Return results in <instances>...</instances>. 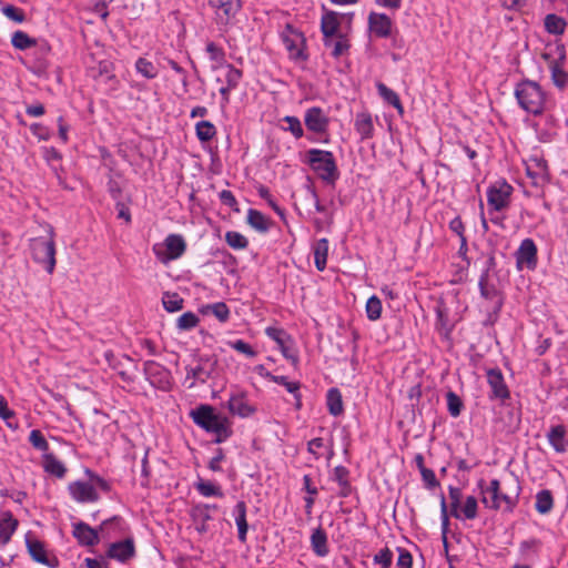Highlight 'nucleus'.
<instances>
[{"label": "nucleus", "instance_id": "1", "mask_svg": "<svg viewBox=\"0 0 568 568\" xmlns=\"http://www.w3.org/2000/svg\"><path fill=\"white\" fill-rule=\"evenodd\" d=\"M190 416L197 426L214 434L216 436L214 442L217 444L225 442L232 435L227 417L215 413L210 405H200L191 410Z\"/></svg>", "mask_w": 568, "mask_h": 568}, {"label": "nucleus", "instance_id": "2", "mask_svg": "<svg viewBox=\"0 0 568 568\" xmlns=\"http://www.w3.org/2000/svg\"><path fill=\"white\" fill-rule=\"evenodd\" d=\"M307 156L308 164L320 179L327 183H334L337 180L338 170L332 152L311 149Z\"/></svg>", "mask_w": 568, "mask_h": 568}, {"label": "nucleus", "instance_id": "3", "mask_svg": "<svg viewBox=\"0 0 568 568\" xmlns=\"http://www.w3.org/2000/svg\"><path fill=\"white\" fill-rule=\"evenodd\" d=\"M30 248L33 260L42 264L49 274H52L55 267V244L52 230H50L49 239H32Z\"/></svg>", "mask_w": 568, "mask_h": 568}, {"label": "nucleus", "instance_id": "4", "mask_svg": "<svg viewBox=\"0 0 568 568\" xmlns=\"http://www.w3.org/2000/svg\"><path fill=\"white\" fill-rule=\"evenodd\" d=\"M186 244L184 239L178 234H170L163 244H155L153 252L162 263L176 260L185 252Z\"/></svg>", "mask_w": 568, "mask_h": 568}, {"label": "nucleus", "instance_id": "5", "mask_svg": "<svg viewBox=\"0 0 568 568\" xmlns=\"http://www.w3.org/2000/svg\"><path fill=\"white\" fill-rule=\"evenodd\" d=\"M480 295L484 300L481 305L487 313H498L503 305V297L499 290L490 281L488 272L486 271L479 280Z\"/></svg>", "mask_w": 568, "mask_h": 568}, {"label": "nucleus", "instance_id": "6", "mask_svg": "<svg viewBox=\"0 0 568 568\" xmlns=\"http://www.w3.org/2000/svg\"><path fill=\"white\" fill-rule=\"evenodd\" d=\"M483 504L491 509L509 510L513 506V498L500 491V484L493 479L489 486L481 491Z\"/></svg>", "mask_w": 568, "mask_h": 568}, {"label": "nucleus", "instance_id": "7", "mask_svg": "<svg viewBox=\"0 0 568 568\" xmlns=\"http://www.w3.org/2000/svg\"><path fill=\"white\" fill-rule=\"evenodd\" d=\"M144 374L150 384L161 390L168 392L172 386V376L169 369L154 361L144 363Z\"/></svg>", "mask_w": 568, "mask_h": 568}, {"label": "nucleus", "instance_id": "8", "mask_svg": "<svg viewBox=\"0 0 568 568\" xmlns=\"http://www.w3.org/2000/svg\"><path fill=\"white\" fill-rule=\"evenodd\" d=\"M513 187L506 181H496L487 191L488 205L495 211H501L509 204Z\"/></svg>", "mask_w": 568, "mask_h": 568}, {"label": "nucleus", "instance_id": "9", "mask_svg": "<svg viewBox=\"0 0 568 568\" xmlns=\"http://www.w3.org/2000/svg\"><path fill=\"white\" fill-rule=\"evenodd\" d=\"M227 407L233 415L242 418L252 416L256 412V407L250 403L247 396L243 392H236L231 395Z\"/></svg>", "mask_w": 568, "mask_h": 568}, {"label": "nucleus", "instance_id": "10", "mask_svg": "<svg viewBox=\"0 0 568 568\" xmlns=\"http://www.w3.org/2000/svg\"><path fill=\"white\" fill-rule=\"evenodd\" d=\"M209 4L215 10L219 20L225 24L241 9V0H209Z\"/></svg>", "mask_w": 568, "mask_h": 568}, {"label": "nucleus", "instance_id": "11", "mask_svg": "<svg viewBox=\"0 0 568 568\" xmlns=\"http://www.w3.org/2000/svg\"><path fill=\"white\" fill-rule=\"evenodd\" d=\"M324 14L322 17L321 21V30L323 33V43L324 45L332 44V36L342 34L339 29V20L338 14L335 11L326 10L325 7H323Z\"/></svg>", "mask_w": 568, "mask_h": 568}, {"label": "nucleus", "instance_id": "12", "mask_svg": "<svg viewBox=\"0 0 568 568\" xmlns=\"http://www.w3.org/2000/svg\"><path fill=\"white\" fill-rule=\"evenodd\" d=\"M69 491L72 498L79 503H95L99 500V494L90 483H71L69 485Z\"/></svg>", "mask_w": 568, "mask_h": 568}, {"label": "nucleus", "instance_id": "13", "mask_svg": "<svg viewBox=\"0 0 568 568\" xmlns=\"http://www.w3.org/2000/svg\"><path fill=\"white\" fill-rule=\"evenodd\" d=\"M135 555L134 541L131 538H126L122 541L113 542L110 545L108 550V557L125 562L133 558Z\"/></svg>", "mask_w": 568, "mask_h": 568}, {"label": "nucleus", "instance_id": "14", "mask_svg": "<svg viewBox=\"0 0 568 568\" xmlns=\"http://www.w3.org/2000/svg\"><path fill=\"white\" fill-rule=\"evenodd\" d=\"M516 268L523 273H527L532 268V239H526L521 242L519 248L515 253Z\"/></svg>", "mask_w": 568, "mask_h": 568}, {"label": "nucleus", "instance_id": "15", "mask_svg": "<svg viewBox=\"0 0 568 568\" xmlns=\"http://www.w3.org/2000/svg\"><path fill=\"white\" fill-rule=\"evenodd\" d=\"M304 121L306 128L315 133L325 132L328 125V119L320 108L308 109L305 113Z\"/></svg>", "mask_w": 568, "mask_h": 568}, {"label": "nucleus", "instance_id": "16", "mask_svg": "<svg viewBox=\"0 0 568 568\" xmlns=\"http://www.w3.org/2000/svg\"><path fill=\"white\" fill-rule=\"evenodd\" d=\"M371 31L379 37L387 38L392 32V20L384 13L372 12L368 17Z\"/></svg>", "mask_w": 568, "mask_h": 568}, {"label": "nucleus", "instance_id": "17", "mask_svg": "<svg viewBox=\"0 0 568 568\" xmlns=\"http://www.w3.org/2000/svg\"><path fill=\"white\" fill-rule=\"evenodd\" d=\"M487 381L491 389V397L505 399L509 396L508 388L505 384L503 374L498 369H489L487 372Z\"/></svg>", "mask_w": 568, "mask_h": 568}, {"label": "nucleus", "instance_id": "18", "mask_svg": "<svg viewBox=\"0 0 568 568\" xmlns=\"http://www.w3.org/2000/svg\"><path fill=\"white\" fill-rule=\"evenodd\" d=\"M73 536L83 546H93L99 542L98 531L83 521L73 524Z\"/></svg>", "mask_w": 568, "mask_h": 568}, {"label": "nucleus", "instance_id": "19", "mask_svg": "<svg viewBox=\"0 0 568 568\" xmlns=\"http://www.w3.org/2000/svg\"><path fill=\"white\" fill-rule=\"evenodd\" d=\"M547 438L551 447L557 453H565L567 450L568 439L564 425L551 426L547 433Z\"/></svg>", "mask_w": 568, "mask_h": 568}, {"label": "nucleus", "instance_id": "20", "mask_svg": "<svg viewBox=\"0 0 568 568\" xmlns=\"http://www.w3.org/2000/svg\"><path fill=\"white\" fill-rule=\"evenodd\" d=\"M541 58L548 63V67L557 63H565L566 48L558 41L550 42L545 47Z\"/></svg>", "mask_w": 568, "mask_h": 568}, {"label": "nucleus", "instance_id": "21", "mask_svg": "<svg viewBox=\"0 0 568 568\" xmlns=\"http://www.w3.org/2000/svg\"><path fill=\"white\" fill-rule=\"evenodd\" d=\"M18 527V520L9 511L0 514V546L7 545Z\"/></svg>", "mask_w": 568, "mask_h": 568}, {"label": "nucleus", "instance_id": "22", "mask_svg": "<svg viewBox=\"0 0 568 568\" xmlns=\"http://www.w3.org/2000/svg\"><path fill=\"white\" fill-rule=\"evenodd\" d=\"M356 132L363 140L371 139L374 133V124L371 113L359 112L356 114L354 123Z\"/></svg>", "mask_w": 568, "mask_h": 568}, {"label": "nucleus", "instance_id": "23", "mask_svg": "<svg viewBox=\"0 0 568 568\" xmlns=\"http://www.w3.org/2000/svg\"><path fill=\"white\" fill-rule=\"evenodd\" d=\"M235 524L237 526V537L242 542L246 541L248 525L246 521V504L241 500L234 507Z\"/></svg>", "mask_w": 568, "mask_h": 568}, {"label": "nucleus", "instance_id": "24", "mask_svg": "<svg viewBox=\"0 0 568 568\" xmlns=\"http://www.w3.org/2000/svg\"><path fill=\"white\" fill-rule=\"evenodd\" d=\"M284 45L293 59H305L303 54L304 38L301 33H293L283 38Z\"/></svg>", "mask_w": 568, "mask_h": 568}, {"label": "nucleus", "instance_id": "25", "mask_svg": "<svg viewBox=\"0 0 568 568\" xmlns=\"http://www.w3.org/2000/svg\"><path fill=\"white\" fill-rule=\"evenodd\" d=\"M532 93V82L529 80L523 81L517 84L515 90V97L519 103V105L525 110H530L531 97Z\"/></svg>", "mask_w": 568, "mask_h": 568}, {"label": "nucleus", "instance_id": "26", "mask_svg": "<svg viewBox=\"0 0 568 568\" xmlns=\"http://www.w3.org/2000/svg\"><path fill=\"white\" fill-rule=\"evenodd\" d=\"M349 471L344 466H336L333 470V480L339 486L338 495L341 497H347L351 494V484L348 480Z\"/></svg>", "mask_w": 568, "mask_h": 568}, {"label": "nucleus", "instance_id": "27", "mask_svg": "<svg viewBox=\"0 0 568 568\" xmlns=\"http://www.w3.org/2000/svg\"><path fill=\"white\" fill-rule=\"evenodd\" d=\"M535 509L541 514H549L554 508V496L549 489H541L535 495Z\"/></svg>", "mask_w": 568, "mask_h": 568}, {"label": "nucleus", "instance_id": "28", "mask_svg": "<svg viewBox=\"0 0 568 568\" xmlns=\"http://www.w3.org/2000/svg\"><path fill=\"white\" fill-rule=\"evenodd\" d=\"M311 546L313 551L320 557H325L328 554L327 535L322 528H317L312 532Z\"/></svg>", "mask_w": 568, "mask_h": 568}, {"label": "nucleus", "instance_id": "29", "mask_svg": "<svg viewBox=\"0 0 568 568\" xmlns=\"http://www.w3.org/2000/svg\"><path fill=\"white\" fill-rule=\"evenodd\" d=\"M26 544L28 551L33 560L41 564H48L47 551L44 545L40 540L31 538L29 535H27Z\"/></svg>", "mask_w": 568, "mask_h": 568}, {"label": "nucleus", "instance_id": "30", "mask_svg": "<svg viewBox=\"0 0 568 568\" xmlns=\"http://www.w3.org/2000/svg\"><path fill=\"white\" fill-rule=\"evenodd\" d=\"M313 252L316 268L324 271L327 263L328 241L326 239L318 240L313 246Z\"/></svg>", "mask_w": 568, "mask_h": 568}, {"label": "nucleus", "instance_id": "31", "mask_svg": "<svg viewBox=\"0 0 568 568\" xmlns=\"http://www.w3.org/2000/svg\"><path fill=\"white\" fill-rule=\"evenodd\" d=\"M247 223L258 232H266L271 226V220L257 210L250 209L247 212Z\"/></svg>", "mask_w": 568, "mask_h": 568}, {"label": "nucleus", "instance_id": "32", "mask_svg": "<svg viewBox=\"0 0 568 568\" xmlns=\"http://www.w3.org/2000/svg\"><path fill=\"white\" fill-rule=\"evenodd\" d=\"M44 470L58 478L64 477L67 468L62 462H60L54 455L45 454L43 456Z\"/></svg>", "mask_w": 568, "mask_h": 568}, {"label": "nucleus", "instance_id": "33", "mask_svg": "<svg viewBox=\"0 0 568 568\" xmlns=\"http://www.w3.org/2000/svg\"><path fill=\"white\" fill-rule=\"evenodd\" d=\"M192 516L196 521V530L200 534H204L207 531V521L212 519L209 513V505H199L194 507Z\"/></svg>", "mask_w": 568, "mask_h": 568}, {"label": "nucleus", "instance_id": "34", "mask_svg": "<svg viewBox=\"0 0 568 568\" xmlns=\"http://www.w3.org/2000/svg\"><path fill=\"white\" fill-rule=\"evenodd\" d=\"M544 24L547 32L555 36H559L565 32L567 22L565 21L564 18L555 13H549L546 16Z\"/></svg>", "mask_w": 568, "mask_h": 568}, {"label": "nucleus", "instance_id": "35", "mask_svg": "<svg viewBox=\"0 0 568 568\" xmlns=\"http://www.w3.org/2000/svg\"><path fill=\"white\" fill-rule=\"evenodd\" d=\"M325 47L332 49L331 54L334 58H339L348 52L351 44L345 34H337L332 36V44Z\"/></svg>", "mask_w": 568, "mask_h": 568}, {"label": "nucleus", "instance_id": "36", "mask_svg": "<svg viewBox=\"0 0 568 568\" xmlns=\"http://www.w3.org/2000/svg\"><path fill=\"white\" fill-rule=\"evenodd\" d=\"M326 400L329 414L333 416H339L343 413L344 407L342 394L337 388H331L327 392Z\"/></svg>", "mask_w": 568, "mask_h": 568}, {"label": "nucleus", "instance_id": "37", "mask_svg": "<svg viewBox=\"0 0 568 568\" xmlns=\"http://www.w3.org/2000/svg\"><path fill=\"white\" fill-rule=\"evenodd\" d=\"M377 91L379 95L386 101L388 104L393 105L398 110L399 113L404 112L403 105L400 103L398 94L386 87L384 83L379 82L377 83Z\"/></svg>", "mask_w": 568, "mask_h": 568}, {"label": "nucleus", "instance_id": "38", "mask_svg": "<svg viewBox=\"0 0 568 568\" xmlns=\"http://www.w3.org/2000/svg\"><path fill=\"white\" fill-rule=\"evenodd\" d=\"M195 133L201 142H209L215 136L216 129L212 122L203 120L195 124Z\"/></svg>", "mask_w": 568, "mask_h": 568}, {"label": "nucleus", "instance_id": "39", "mask_svg": "<svg viewBox=\"0 0 568 568\" xmlns=\"http://www.w3.org/2000/svg\"><path fill=\"white\" fill-rule=\"evenodd\" d=\"M183 302V298L178 293L165 292L162 296L163 307L170 313L181 311Z\"/></svg>", "mask_w": 568, "mask_h": 568}, {"label": "nucleus", "instance_id": "40", "mask_svg": "<svg viewBox=\"0 0 568 568\" xmlns=\"http://www.w3.org/2000/svg\"><path fill=\"white\" fill-rule=\"evenodd\" d=\"M11 43L18 50H27L34 47L37 44V40L29 37L26 32L19 30L13 32L11 37Z\"/></svg>", "mask_w": 568, "mask_h": 568}, {"label": "nucleus", "instance_id": "41", "mask_svg": "<svg viewBox=\"0 0 568 568\" xmlns=\"http://www.w3.org/2000/svg\"><path fill=\"white\" fill-rule=\"evenodd\" d=\"M135 70L145 79H154L158 75L156 67L145 58H139L136 60Z\"/></svg>", "mask_w": 568, "mask_h": 568}, {"label": "nucleus", "instance_id": "42", "mask_svg": "<svg viewBox=\"0 0 568 568\" xmlns=\"http://www.w3.org/2000/svg\"><path fill=\"white\" fill-rule=\"evenodd\" d=\"M202 312L203 313L211 312L221 322H226L230 317V310H229L227 305L223 302L209 304L203 307Z\"/></svg>", "mask_w": 568, "mask_h": 568}, {"label": "nucleus", "instance_id": "43", "mask_svg": "<svg viewBox=\"0 0 568 568\" xmlns=\"http://www.w3.org/2000/svg\"><path fill=\"white\" fill-rule=\"evenodd\" d=\"M548 68L555 85L560 89L565 88L568 81V73L564 70V63H557Z\"/></svg>", "mask_w": 568, "mask_h": 568}, {"label": "nucleus", "instance_id": "44", "mask_svg": "<svg viewBox=\"0 0 568 568\" xmlns=\"http://www.w3.org/2000/svg\"><path fill=\"white\" fill-rule=\"evenodd\" d=\"M225 241L234 250H244L248 245L247 239L239 232L229 231L225 233Z\"/></svg>", "mask_w": 568, "mask_h": 568}, {"label": "nucleus", "instance_id": "45", "mask_svg": "<svg viewBox=\"0 0 568 568\" xmlns=\"http://www.w3.org/2000/svg\"><path fill=\"white\" fill-rule=\"evenodd\" d=\"M195 488L204 497H223L221 488L211 481L200 480L195 484Z\"/></svg>", "mask_w": 568, "mask_h": 568}, {"label": "nucleus", "instance_id": "46", "mask_svg": "<svg viewBox=\"0 0 568 568\" xmlns=\"http://www.w3.org/2000/svg\"><path fill=\"white\" fill-rule=\"evenodd\" d=\"M449 499H450V515L457 519L460 518L459 506L463 497L462 489L458 487L449 486Z\"/></svg>", "mask_w": 568, "mask_h": 568}, {"label": "nucleus", "instance_id": "47", "mask_svg": "<svg viewBox=\"0 0 568 568\" xmlns=\"http://www.w3.org/2000/svg\"><path fill=\"white\" fill-rule=\"evenodd\" d=\"M460 517L465 519H475L477 517V499L474 496H468L463 506H459Z\"/></svg>", "mask_w": 568, "mask_h": 568}, {"label": "nucleus", "instance_id": "48", "mask_svg": "<svg viewBox=\"0 0 568 568\" xmlns=\"http://www.w3.org/2000/svg\"><path fill=\"white\" fill-rule=\"evenodd\" d=\"M199 322H200V320L194 313L186 312V313H183L176 320V327L180 331H189V329L194 328L199 324Z\"/></svg>", "mask_w": 568, "mask_h": 568}, {"label": "nucleus", "instance_id": "49", "mask_svg": "<svg viewBox=\"0 0 568 568\" xmlns=\"http://www.w3.org/2000/svg\"><path fill=\"white\" fill-rule=\"evenodd\" d=\"M366 314L371 321H377L381 317L382 302L377 296L373 295L367 300Z\"/></svg>", "mask_w": 568, "mask_h": 568}, {"label": "nucleus", "instance_id": "50", "mask_svg": "<svg viewBox=\"0 0 568 568\" xmlns=\"http://www.w3.org/2000/svg\"><path fill=\"white\" fill-rule=\"evenodd\" d=\"M206 52L210 59L215 62V67H222L225 63L224 50L214 42H207Z\"/></svg>", "mask_w": 568, "mask_h": 568}, {"label": "nucleus", "instance_id": "51", "mask_svg": "<svg viewBox=\"0 0 568 568\" xmlns=\"http://www.w3.org/2000/svg\"><path fill=\"white\" fill-rule=\"evenodd\" d=\"M446 399H447V408H448L449 414L453 417H458L460 415L463 406H464L460 397L457 394H455L454 392H448L446 394Z\"/></svg>", "mask_w": 568, "mask_h": 568}, {"label": "nucleus", "instance_id": "52", "mask_svg": "<svg viewBox=\"0 0 568 568\" xmlns=\"http://www.w3.org/2000/svg\"><path fill=\"white\" fill-rule=\"evenodd\" d=\"M1 11L8 19L14 22L22 23L26 20L24 12L12 4H7L2 7Z\"/></svg>", "mask_w": 568, "mask_h": 568}, {"label": "nucleus", "instance_id": "53", "mask_svg": "<svg viewBox=\"0 0 568 568\" xmlns=\"http://www.w3.org/2000/svg\"><path fill=\"white\" fill-rule=\"evenodd\" d=\"M29 440L31 445L42 452L48 450L49 444L39 429H33L30 433Z\"/></svg>", "mask_w": 568, "mask_h": 568}, {"label": "nucleus", "instance_id": "54", "mask_svg": "<svg viewBox=\"0 0 568 568\" xmlns=\"http://www.w3.org/2000/svg\"><path fill=\"white\" fill-rule=\"evenodd\" d=\"M226 74H225V80H226V85H230L231 88H236L241 78H242V71L234 68L232 64H226Z\"/></svg>", "mask_w": 568, "mask_h": 568}, {"label": "nucleus", "instance_id": "55", "mask_svg": "<svg viewBox=\"0 0 568 568\" xmlns=\"http://www.w3.org/2000/svg\"><path fill=\"white\" fill-rule=\"evenodd\" d=\"M393 560V552L388 548L381 549L374 556V562L382 566V568H389Z\"/></svg>", "mask_w": 568, "mask_h": 568}, {"label": "nucleus", "instance_id": "56", "mask_svg": "<svg viewBox=\"0 0 568 568\" xmlns=\"http://www.w3.org/2000/svg\"><path fill=\"white\" fill-rule=\"evenodd\" d=\"M272 381H274L275 383L280 384V385H283L287 392L292 393L295 395V397L297 399H300V396L297 394L298 389H300V384L298 383H295V382H290L287 379V377L285 376H276V375H273L272 377Z\"/></svg>", "mask_w": 568, "mask_h": 568}, {"label": "nucleus", "instance_id": "57", "mask_svg": "<svg viewBox=\"0 0 568 568\" xmlns=\"http://www.w3.org/2000/svg\"><path fill=\"white\" fill-rule=\"evenodd\" d=\"M265 332L270 338L277 343L278 347L285 344L286 342H290V337L283 329L276 327H267Z\"/></svg>", "mask_w": 568, "mask_h": 568}, {"label": "nucleus", "instance_id": "58", "mask_svg": "<svg viewBox=\"0 0 568 568\" xmlns=\"http://www.w3.org/2000/svg\"><path fill=\"white\" fill-rule=\"evenodd\" d=\"M229 345L233 349L244 354L247 357H255L256 356V352L252 348V346L250 344H247L243 339H237V341H234V342H230Z\"/></svg>", "mask_w": 568, "mask_h": 568}, {"label": "nucleus", "instance_id": "59", "mask_svg": "<svg viewBox=\"0 0 568 568\" xmlns=\"http://www.w3.org/2000/svg\"><path fill=\"white\" fill-rule=\"evenodd\" d=\"M284 121L288 124V130L292 134L300 139L303 136V128L301 121L295 116H285Z\"/></svg>", "mask_w": 568, "mask_h": 568}, {"label": "nucleus", "instance_id": "60", "mask_svg": "<svg viewBox=\"0 0 568 568\" xmlns=\"http://www.w3.org/2000/svg\"><path fill=\"white\" fill-rule=\"evenodd\" d=\"M423 480L428 489H434L439 486V481L437 480L435 473L429 468H423L422 471Z\"/></svg>", "mask_w": 568, "mask_h": 568}, {"label": "nucleus", "instance_id": "61", "mask_svg": "<svg viewBox=\"0 0 568 568\" xmlns=\"http://www.w3.org/2000/svg\"><path fill=\"white\" fill-rule=\"evenodd\" d=\"M440 518H442V531H443V535L445 536L448 530V526H449V516H448L447 504H446L444 495H442V497H440Z\"/></svg>", "mask_w": 568, "mask_h": 568}, {"label": "nucleus", "instance_id": "62", "mask_svg": "<svg viewBox=\"0 0 568 568\" xmlns=\"http://www.w3.org/2000/svg\"><path fill=\"white\" fill-rule=\"evenodd\" d=\"M397 568H412L413 558L409 551L398 548Z\"/></svg>", "mask_w": 568, "mask_h": 568}, {"label": "nucleus", "instance_id": "63", "mask_svg": "<svg viewBox=\"0 0 568 568\" xmlns=\"http://www.w3.org/2000/svg\"><path fill=\"white\" fill-rule=\"evenodd\" d=\"M546 171H547L546 162L544 160H538L535 156V172H534L535 180H537V178H539L541 181H546L547 180ZM535 184H537V181H535Z\"/></svg>", "mask_w": 568, "mask_h": 568}, {"label": "nucleus", "instance_id": "64", "mask_svg": "<svg viewBox=\"0 0 568 568\" xmlns=\"http://www.w3.org/2000/svg\"><path fill=\"white\" fill-rule=\"evenodd\" d=\"M323 446H324V442L322 438H320V437L313 438L307 444V450L312 455H314L315 459H320L321 458L320 449L323 448Z\"/></svg>", "mask_w": 568, "mask_h": 568}]
</instances>
